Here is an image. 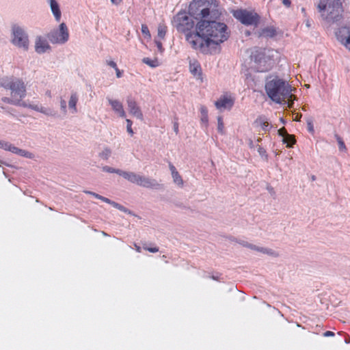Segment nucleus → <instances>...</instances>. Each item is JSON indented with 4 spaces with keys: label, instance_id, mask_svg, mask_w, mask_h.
Instances as JSON below:
<instances>
[{
    "label": "nucleus",
    "instance_id": "obj_41",
    "mask_svg": "<svg viewBox=\"0 0 350 350\" xmlns=\"http://www.w3.org/2000/svg\"><path fill=\"white\" fill-rule=\"evenodd\" d=\"M126 123H127L126 131H133L132 128H131V126H132V122L130 120L127 119L126 120Z\"/></svg>",
    "mask_w": 350,
    "mask_h": 350
},
{
    "label": "nucleus",
    "instance_id": "obj_52",
    "mask_svg": "<svg viewBox=\"0 0 350 350\" xmlns=\"http://www.w3.org/2000/svg\"><path fill=\"white\" fill-rule=\"evenodd\" d=\"M117 202H114V201H112L111 200V203H109V204H111V206H113L114 208H116V206H117Z\"/></svg>",
    "mask_w": 350,
    "mask_h": 350
},
{
    "label": "nucleus",
    "instance_id": "obj_27",
    "mask_svg": "<svg viewBox=\"0 0 350 350\" xmlns=\"http://www.w3.org/2000/svg\"><path fill=\"white\" fill-rule=\"evenodd\" d=\"M114 173H116L122 176H123L125 179L128 180L129 182L131 181V176L133 172H124L120 170L115 169Z\"/></svg>",
    "mask_w": 350,
    "mask_h": 350
},
{
    "label": "nucleus",
    "instance_id": "obj_47",
    "mask_svg": "<svg viewBox=\"0 0 350 350\" xmlns=\"http://www.w3.org/2000/svg\"><path fill=\"white\" fill-rule=\"evenodd\" d=\"M282 3L283 4L286 6V7H290L291 4V2L290 0H283L282 1Z\"/></svg>",
    "mask_w": 350,
    "mask_h": 350
},
{
    "label": "nucleus",
    "instance_id": "obj_16",
    "mask_svg": "<svg viewBox=\"0 0 350 350\" xmlns=\"http://www.w3.org/2000/svg\"><path fill=\"white\" fill-rule=\"evenodd\" d=\"M253 126L255 129L264 131H269L272 128V125L268 122L267 118L262 116L258 118L254 122Z\"/></svg>",
    "mask_w": 350,
    "mask_h": 350
},
{
    "label": "nucleus",
    "instance_id": "obj_3",
    "mask_svg": "<svg viewBox=\"0 0 350 350\" xmlns=\"http://www.w3.org/2000/svg\"><path fill=\"white\" fill-rule=\"evenodd\" d=\"M189 16L185 12H179L173 18L172 25L178 32L183 33L185 36L186 40L191 45L193 49H198L200 44H198L196 38L198 33V23L196 25V29L194 30L195 21L193 15Z\"/></svg>",
    "mask_w": 350,
    "mask_h": 350
},
{
    "label": "nucleus",
    "instance_id": "obj_53",
    "mask_svg": "<svg viewBox=\"0 0 350 350\" xmlns=\"http://www.w3.org/2000/svg\"><path fill=\"white\" fill-rule=\"evenodd\" d=\"M277 131L281 132V131H286L284 127L279 129Z\"/></svg>",
    "mask_w": 350,
    "mask_h": 350
},
{
    "label": "nucleus",
    "instance_id": "obj_12",
    "mask_svg": "<svg viewBox=\"0 0 350 350\" xmlns=\"http://www.w3.org/2000/svg\"><path fill=\"white\" fill-rule=\"evenodd\" d=\"M215 105L220 111L230 109L234 105V99L230 96L223 95L215 102Z\"/></svg>",
    "mask_w": 350,
    "mask_h": 350
},
{
    "label": "nucleus",
    "instance_id": "obj_30",
    "mask_svg": "<svg viewBox=\"0 0 350 350\" xmlns=\"http://www.w3.org/2000/svg\"><path fill=\"white\" fill-rule=\"evenodd\" d=\"M338 144V148L340 151L345 152L347 150L346 146L345 145L344 142L342 140V139L338 137V135H336Z\"/></svg>",
    "mask_w": 350,
    "mask_h": 350
},
{
    "label": "nucleus",
    "instance_id": "obj_56",
    "mask_svg": "<svg viewBox=\"0 0 350 350\" xmlns=\"http://www.w3.org/2000/svg\"><path fill=\"white\" fill-rule=\"evenodd\" d=\"M301 11H302V12H305V8H302Z\"/></svg>",
    "mask_w": 350,
    "mask_h": 350
},
{
    "label": "nucleus",
    "instance_id": "obj_33",
    "mask_svg": "<svg viewBox=\"0 0 350 350\" xmlns=\"http://www.w3.org/2000/svg\"><path fill=\"white\" fill-rule=\"evenodd\" d=\"M42 105L38 104H29L26 107L31 108L35 111L40 112Z\"/></svg>",
    "mask_w": 350,
    "mask_h": 350
},
{
    "label": "nucleus",
    "instance_id": "obj_50",
    "mask_svg": "<svg viewBox=\"0 0 350 350\" xmlns=\"http://www.w3.org/2000/svg\"><path fill=\"white\" fill-rule=\"evenodd\" d=\"M170 169L171 170L172 174L177 172L175 167L172 164H170Z\"/></svg>",
    "mask_w": 350,
    "mask_h": 350
},
{
    "label": "nucleus",
    "instance_id": "obj_43",
    "mask_svg": "<svg viewBox=\"0 0 350 350\" xmlns=\"http://www.w3.org/2000/svg\"><path fill=\"white\" fill-rule=\"evenodd\" d=\"M86 193L93 196L94 197H95L97 199L101 200L102 196H100V195H99L98 193H94V192H92V191H86Z\"/></svg>",
    "mask_w": 350,
    "mask_h": 350
},
{
    "label": "nucleus",
    "instance_id": "obj_54",
    "mask_svg": "<svg viewBox=\"0 0 350 350\" xmlns=\"http://www.w3.org/2000/svg\"><path fill=\"white\" fill-rule=\"evenodd\" d=\"M306 26H307L308 27H310V22H309V21H308V20L306 21Z\"/></svg>",
    "mask_w": 350,
    "mask_h": 350
},
{
    "label": "nucleus",
    "instance_id": "obj_42",
    "mask_svg": "<svg viewBox=\"0 0 350 350\" xmlns=\"http://www.w3.org/2000/svg\"><path fill=\"white\" fill-rule=\"evenodd\" d=\"M224 129V125L222 122V120L221 118H218V130L222 131Z\"/></svg>",
    "mask_w": 350,
    "mask_h": 350
},
{
    "label": "nucleus",
    "instance_id": "obj_14",
    "mask_svg": "<svg viewBox=\"0 0 350 350\" xmlns=\"http://www.w3.org/2000/svg\"><path fill=\"white\" fill-rule=\"evenodd\" d=\"M109 104L111 105L113 111L120 117L126 118V112L123 108L122 103L116 99L107 98Z\"/></svg>",
    "mask_w": 350,
    "mask_h": 350
},
{
    "label": "nucleus",
    "instance_id": "obj_55",
    "mask_svg": "<svg viewBox=\"0 0 350 350\" xmlns=\"http://www.w3.org/2000/svg\"><path fill=\"white\" fill-rule=\"evenodd\" d=\"M137 250L138 252H139V250H140V247H137Z\"/></svg>",
    "mask_w": 350,
    "mask_h": 350
},
{
    "label": "nucleus",
    "instance_id": "obj_25",
    "mask_svg": "<svg viewBox=\"0 0 350 350\" xmlns=\"http://www.w3.org/2000/svg\"><path fill=\"white\" fill-rule=\"evenodd\" d=\"M40 113H42L43 114L48 116H55L57 115V111H55L53 109L43 106L42 107Z\"/></svg>",
    "mask_w": 350,
    "mask_h": 350
},
{
    "label": "nucleus",
    "instance_id": "obj_31",
    "mask_svg": "<svg viewBox=\"0 0 350 350\" xmlns=\"http://www.w3.org/2000/svg\"><path fill=\"white\" fill-rule=\"evenodd\" d=\"M142 32L145 37H147L148 38H150V33L146 25H142Z\"/></svg>",
    "mask_w": 350,
    "mask_h": 350
},
{
    "label": "nucleus",
    "instance_id": "obj_11",
    "mask_svg": "<svg viewBox=\"0 0 350 350\" xmlns=\"http://www.w3.org/2000/svg\"><path fill=\"white\" fill-rule=\"evenodd\" d=\"M337 40L350 51V27L342 26L335 33Z\"/></svg>",
    "mask_w": 350,
    "mask_h": 350
},
{
    "label": "nucleus",
    "instance_id": "obj_21",
    "mask_svg": "<svg viewBox=\"0 0 350 350\" xmlns=\"http://www.w3.org/2000/svg\"><path fill=\"white\" fill-rule=\"evenodd\" d=\"M277 35L276 29L269 26L262 29L260 36L267 38H272Z\"/></svg>",
    "mask_w": 350,
    "mask_h": 350
},
{
    "label": "nucleus",
    "instance_id": "obj_37",
    "mask_svg": "<svg viewBox=\"0 0 350 350\" xmlns=\"http://www.w3.org/2000/svg\"><path fill=\"white\" fill-rule=\"evenodd\" d=\"M154 42H155V44H156V46L157 47L158 51L160 53H162L163 51V48L162 42H161V40H158L156 39L154 40Z\"/></svg>",
    "mask_w": 350,
    "mask_h": 350
},
{
    "label": "nucleus",
    "instance_id": "obj_36",
    "mask_svg": "<svg viewBox=\"0 0 350 350\" xmlns=\"http://www.w3.org/2000/svg\"><path fill=\"white\" fill-rule=\"evenodd\" d=\"M143 248L145 250H147V251H148L150 252H152V253H155V252H157L159 251V247H148L146 245H143Z\"/></svg>",
    "mask_w": 350,
    "mask_h": 350
},
{
    "label": "nucleus",
    "instance_id": "obj_13",
    "mask_svg": "<svg viewBox=\"0 0 350 350\" xmlns=\"http://www.w3.org/2000/svg\"><path fill=\"white\" fill-rule=\"evenodd\" d=\"M126 103L129 113L137 119L142 120L143 114L136 101L131 96H129L126 98Z\"/></svg>",
    "mask_w": 350,
    "mask_h": 350
},
{
    "label": "nucleus",
    "instance_id": "obj_17",
    "mask_svg": "<svg viewBox=\"0 0 350 350\" xmlns=\"http://www.w3.org/2000/svg\"><path fill=\"white\" fill-rule=\"evenodd\" d=\"M189 70L191 74L198 79L200 80V82H202V69L200 64L196 62H190L189 63Z\"/></svg>",
    "mask_w": 350,
    "mask_h": 350
},
{
    "label": "nucleus",
    "instance_id": "obj_19",
    "mask_svg": "<svg viewBox=\"0 0 350 350\" xmlns=\"http://www.w3.org/2000/svg\"><path fill=\"white\" fill-rule=\"evenodd\" d=\"M282 141L284 144H286L287 148H291L295 144L296 139L294 135H289L288 133H278Z\"/></svg>",
    "mask_w": 350,
    "mask_h": 350
},
{
    "label": "nucleus",
    "instance_id": "obj_1",
    "mask_svg": "<svg viewBox=\"0 0 350 350\" xmlns=\"http://www.w3.org/2000/svg\"><path fill=\"white\" fill-rule=\"evenodd\" d=\"M189 12L198 22V33L194 36L198 44V49L203 53L208 52L211 45H218L228 38L227 26L217 22L221 14V9L216 0H194L189 7Z\"/></svg>",
    "mask_w": 350,
    "mask_h": 350
},
{
    "label": "nucleus",
    "instance_id": "obj_9",
    "mask_svg": "<svg viewBox=\"0 0 350 350\" xmlns=\"http://www.w3.org/2000/svg\"><path fill=\"white\" fill-rule=\"evenodd\" d=\"M48 38L53 44H63L69 39V32L66 25L62 23L59 28L51 31L48 34Z\"/></svg>",
    "mask_w": 350,
    "mask_h": 350
},
{
    "label": "nucleus",
    "instance_id": "obj_23",
    "mask_svg": "<svg viewBox=\"0 0 350 350\" xmlns=\"http://www.w3.org/2000/svg\"><path fill=\"white\" fill-rule=\"evenodd\" d=\"M2 101L4 103H9V104L16 105V106H22V107L27 106V104L26 103H19L18 99H16L12 96H11L10 98L3 97V98H2Z\"/></svg>",
    "mask_w": 350,
    "mask_h": 350
},
{
    "label": "nucleus",
    "instance_id": "obj_39",
    "mask_svg": "<svg viewBox=\"0 0 350 350\" xmlns=\"http://www.w3.org/2000/svg\"><path fill=\"white\" fill-rule=\"evenodd\" d=\"M103 170L105 172H110V173H114V172H115L114 168L110 167L109 166H104L103 167Z\"/></svg>",
    "mask_w": 350,
    "mask_h": 350
},
{
    "label": "nucleus",
    "instance_id": "obj_38",
    "mask_svg": "<svg viewBox=\"0 0 350 350\" xmlns=\"http://www.w3.org/2000/svg\"><path fill=\"white\" fill-rule=\"evenodd\" d=\"M60 107L64 113H65L66 112V101L62 100L60 102Z\"/></svg>",
    "mask_w": 350,
    "mask_h": 350
},
{
    "label": "nucleus",
    "instance_id": "obj_40",
    "mask_svg": "<svg viewBox=\"0 0 350 350\" xmlns=\"http://www.w3.org/2000/svg\"><path fill=\"white\" fill-rule=\"evenodd\" d=\"M107 64L114 69H116L118 68L116 63L112 60L107 61Z\"/></svg>",
    "mask_w": 350,
    "mask_h": 350
},
{
    "label": "nucleus",
    "instance_id": "obj_32",
    "mask_svg": "<svg viewBox=\"0 0 350 350\" xmlns=\"http://www.w3.org/2000/svg\"><path fill=\"white\" fill-rule=\"evenodd\" d=\"M258 152L261 157H262L265 161H268V155L266 150L263 148L258 147Z\"/></svg>",
    "mask_w": 350,
    "mask_h": 350
},
{
    "label": "nucleus",
    "instance_id": "obj_8",
    "mask_svg": "<svg viewBox=\"0 0 350 350\" xmlns=\"http://www.w3.org/2000/svg\"><path fill=\"white\" fill-rule=\"evenodd\" d=\"M233 16L245 25L257 26L260 17L256 12L247 10L239 9L233 12Z\"/></svg>",
    "mask_w": 350,
    "mask_h": 350
},
{
    "label": "nucleus",
    "instance_id": "obj_48",
    "mask_svg": "<svg viewBox=\"0 0 350 350\" xmlns=\"http://www.w3.org/2000/svg\"><path fill=\"white\" fill-rule=\"evenodd\" d=\"M102 200L103 202H106L107 204L111 203V200L107 198H105L104 196L101 197V200Z\"/></svg>",
    "mask_w": 350,
    "mask_h": 350
},
{
    "label": "nucleus",
    "instance_id": "obj_49",
    "mask_svg": "<svg viewBox=\"0 0 350 350\" xmlns=\"http://www.w3.org/2000/svg\"><path fill=\"white\" fill-rule=\"evenodd\" d=\"M116 70V76L118 78H120L122 77V72L117 68Z\"/></svg>",
    "mask_w": 350,
    "mask_h": 350
},
{
    "label": "nucleus",
    "instance_id": "obj_4",
    "mask_svg": "<svg viewBox=\"0 0 350 350\" xmlns=\"http://www.w3.org/2000/svg\"><path fill=\"white\" fill-rule=\"evenodd\" d=\"M273 49H256L251 54L252 68L257 72H264L270 70L275 64V55Z\"/></svg>",
    "mask_w": 350,
    "mask_h": 350
},
{
    "label": "nucleus",
    "instance_id": "obj_20",
    "mask_svg": "<svg viewBox=\"0 0 350 350\" xmlns=\"http://www.w3.org/2000/svg\"><path fill=\"white\" fill-rule=\"evenodd\" d=\"M0 148H2L3 149H5V150H10V151H12L13 152H16V153L18 152L21 155H24V156H25L27 157H31L30 154L29 155V154H27V152H25V151H23L21 150H18L16 147H12L10 144H9L7 142H3V141H0Z\"/></svg>",
    "mask_w": 350,
    "mask_h": 350
},
{
    "label": "nucleus",
    "instance_id": "obj_24",
    "mask_svg": "<svg viewBox=\"0 0 350 350\" xmlns=\"http://www.w3.org/2000/svg\"><path fill=\"white\" fill-rule=\"evenodd\" d=\"M142 62L151 68H156L159 66V62L157 58L150 59L149 57H144L142 59Z\"/></svg>",
    "mask_w": 350,
    "mask_h": 350
},
{
    "label": "nucleus",
    "instance_id": "obj_26",
    "mask_svg": "<svg viewBox=\"0 0 350 350\" xmlns=\"http://www.w3.org/2000/svg\"><path fill=\"white\" fill-rule=\"evenodd\" d=\"M200 113H201V120L203 122H208V109L207 108L202 105L200 108Z\"/></svg>",
    "mask_w": 350,
    "mask_h": 350
},
{
    "label": "nucleus",
    "instance_id": "obj_46",
    "mask_svg": "<svg viewBox=\"0 0 350 350\" xmlns=\"http://www.w3.org/2000/svg\"><path fill=\"white\" fill-rule=\"evenodd\" d=\"M308 131H313L314 128H313V124H312V122H310V121L308 122Z\"/></svg>",
    "mask_w": 350,
    "mask_h": 350
},
{
    "label": "nucleus",
    "instance_id": "obj_18",
    "mask_svg": "<svg viewBox=\"0 0 350 350\" xmlns=\"http://www.w3.org/2000/svg\"><path fill=\"white\" fill-rule=\"evenodd\" d=\"M50 8L56 21L61 20L62 13L59 5L56 0H49Z\"/></svg>",
    "mask_w": 350,
    "mask_h": 350
},
{
    "label": "nucleus",
    "instance_id": "obj_45",
    "mask_svg": "<svg viewBox=\"0 0 350 350\" xmlns=\"http://www.w3.org/2000/svg\"><path fill=\"white\" fill-rule=\"evenodd\" d=\"M116 208L120 210V211H124V212H126V209L124 206H123L122 205L120 204H117V206H116Z\"/></svg>",
    "mask_w": 350,
    "mask_h": 350
},
{
    "label": "nucleus",
    "instance_id": "obj_29",
    "mask_svg": "<svg viewBox=\"0 0 350 350\" xmlns=\"http://www.w3.org/2000/svg\"><path fill=\"white\" fill-rule=\"evenodd\" d=\"M172 176L174 183H177L178 185L183 186V180L178 172L174 173Z\"/></svg>",
    "mask_w": 350,
    "mask_h": 350
},
{
    "label": "nucleus",
    "instance_id": "obj_15",
    "mask_svg": "<svg viewBox=\"0 0 350 350\" xmlns=\"http://www.w3.org/2000/svg\"><path fill=\"white\" fill-rule=\"evenodd\" d=\"M50 49L51 46L45 38L41 36L36 38L35 42V51L36 53L42 54Z\"/></svg>",
    "mask_w": 350,
    "mask_h": 350
},
{
    "label": "nucleus",
    "instance_id": "obj_5",
    "mask_svg": "<svg viewBox=\"0 0 350 350\" xmlns=\"http://www.w3.org/2000/svg\"><path fill=\"white\" fill-rule=\"evenodd\" d=\"M317 8L323 19L329 24L334 23L342 18L343 10L340 0H320Z\"/></svg>",
    "mask_w": 350,
    "mask_h": 350
},
{
    "label": "nucleus",
    "instance_id": "obj_28",
    "mask_svg": "<svg viewBox=\"0 0 350 350\" xmlns=\"http://www.w3.org/2000/svg\"><path fill=\"white\" fill-rule=\"evenodd\" d=\"M167 31V27L164 25H159L158 27V33L157 36L163 39Z\"/></svg>",
    "mask_w": 350,
    "mask_h": 350
},
{
    "label": "nucleus",
    "instance_id": "obj_2",
    "mask_svg": "<svg viewBox=\"0 0 350 350\" xmlns=\"http://www.w3.org/2000/svg\"><path fill=\"white\" fill-rule=\"evenodd\" d=\"M265 90L273 101L288 107H293L295 99L293 92L297 90L293 88L286 81L278 77L270 79L266 83Z\"/></svg>",
    "mask_w": 350,
    "mask_h": 350
},
{
    "label": "nucleus",
    "instance_id": "obj_10",
    "mask_svg": "<svg viewBox=\"0 0 350 350\" xmlns=\"http://www.w3.org/2000/svg\"><path fill=\"white\" fill-rule=\"evenodd\" d=\"M130 182L146 188L158 189L161 187V185L156 180L137 174L134 172H133Z\"/></svg>",
    "mask_w": 350,
    "mask_h": 350
},
{
    "label": "nucleus",
    "instance_id": "obj_35",
    "mask_svg": "<svg viewBox=\"0 0 350 350\" xmlns=\"http://www.w3.org/2000/svg\"><path fill=\"white\" fill-rule=\"evenodd\" d=\"M245 246L251 248V249H253V250H258V251H260L262 252H264V253H268L267 252V249H264V248H258L257 247H256L255 245H251V244H245Z\"/></svg>",
    "mask_w": 350,
    "mask_h": 350
},
{
    "label": "nucleus",
    "instance_id": "obj_51",
    "mask_svg": "<svg viewBox=\"0 0 350 350\" xmlns=\"http://www.w3.org/2000/svg\"><path fill=\"white\" fill-rule=\"evenodd\" d=\"M111 1L113 4L118 5L122 3V0H111Z\"/></svg>",
    "mask_w": 350,
    "mask_h": 350
},
{
    "label": "nucleus",
    "instance_id": "obj_7",
    "mask_svg": "<svg viewBox=\"0 0 350 350\" xmlns=\"http://www.w3.org/2000/svg\"><path fill=\"white\" fill-rule=\"evenodd\" d=\"M11 42L13 45L23 51H26L29 49V36L24 28L17 25L12 26Z\"/></svg>",
    "mask_w": 350,
    "mask_h": 350
},
{
    "label": "nucleus",
    "instance_id": "obj_34",
    "mask_svg": "<svg viewBox=\"0 0 350 350\" xmlns=\"http://www.w3.org/2000/svg\"><path fill=\"white\" fill-rule=\"evenodd\" d=\"M110 154H111V151L109 149H105L104 151H103L100 153V155L103 159H107L109 158V157L110 156Z\"/></svg>",
    "mask_w": 350,
    "mask_h": 350
},
{
    "label": "nucleus",
    "instance_id": "obj_6",
    "mask_svg": "<svg viewBox=\"0 0 350 350\" xmlns=\"http://www.w3.org/2000/svg\"><path fill=\"white\" fill-rule=\"evenodd\" d=\"M0 85L10 90L11 96L24 103L22 100L26 96V86L24 81L18 78L5 77L0 79Z\"/></svg>",
    "mask_w": 350,
    "mask_h": 350
},
{
    "label": "nucleus",
    "instance_id": "obj_44",
    "mask_svg": "<svg viewBox=\"0 0 350 350\" xmlns=\"http://www.w3.org/2000/svg\"><path fill=\"white\" fill-rule=\"evenodd\" d=\"M323 335L325 337H329V336H334L335 334L332 331H326L325 332L323 333Z\"/></svg>",
    "mask_w": 350,
    "mask_h": 350
},
{
    "label": "nucleus",
    "instance_id": "obj_22",
    "mask_svg": "<svg viewBox=\"0 0 350 350\" xmlns=\"http://www.w3.org/2000/svg\"><path fill=\"white\" fill-rule=\"evenodd\" d=\"M78 101V96L76 93H72L70 96L69 102H68V107L72 111V113L77 112V103Z\"/></svg>",
    "mask_w": 350,
    "mask_h": 350
}]
</instances>
